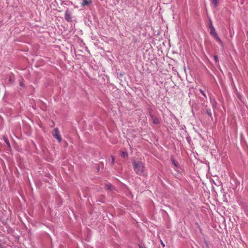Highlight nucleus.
<instances>
[{
    "label": "nucleus",
    "instance_id": "nucleus-1",
    "mask_svg": "<svg viewBox=\"0 0 248 248\" xmlns=\"http://www.w3.org/2000/svg\"><path fill=\"white\" fill-rule=\"evenodd\" d=\"M135 173L140 176L145 175V164L141 161L134 160L132 162Z\"/></svg>",
    "mask_w": 248,
    "mask_h": 248
},
{
    "label": "nucleus",
    "instance_id": "nucleus-2",
    "mask_svg": "<svg viewBox=\"0 0 248 248\" xmlns=\"http://www.w3.org/2000/svg\"><path fill=\"white\" fill-rule=\"evenodd\" d=\"M210 34L214 37L215 40L221 46H223V44L222 41L219 37L215 28L210 29Z\"/></svg>",
    "mask_w": 248,
    "mask_h": 248
},
{
    "label": "nucleus",
    "instance_id": "nucleus-3",
    "mask_svg": "<svg viewBox=\"0 0 248 248\" xmlns=\"http://www.w3.org/2000/svg\"><path fill=\"white\" fill-rule=\"evenodd\" d=\"M54 134H53V137L56 139L59 142L62 141V138L59 134V129L58 128L56 127L54 129Z\"/></svg>",
    "mask_w": 248,
    "mask_h": 248
},
{
    "label": "nucleus",
    "instance_id": "nucleus-4",
    "mask_svg": "<svg viewBox=\"0 0 248 248\" xmlns=\"http://www.w3.org/2000/svg\"><path fill=\"white\" fill-rule=\"evenodd\" d=\"M149 116L152 120L153 123L155 124H158L160 123V119L158 117H155L152 114L151 112H149Z\"/></svg>",
    "mask_w": 248,
    "mask_h": 248
},
{
    "label": "nucleus",
    "instance_id": "nucleus-5",
    "mask_svg": "<svg viewBox=\"0 0 248 248\" xmlns=\"http://www.w3.org/2000/svg\"><path fill=\"white\" fill-rule=\"evenodd\" d=\"M64 18L65 20L69 22H71L72 20L71 13L68 10L65 12Z\"/></svg>",
    "mask_w": 248,
    "mask_h": 248
},
{
    "label": "nucleus",
    "instance_id": "nucleus-6",
    "mask_svg": "<svg viewBox=\"0 0 248 248\" xmlns=\"http://www.w3.org/2000/svg\"><path fill=\"white\" fill-rule=\"evenodd\" d=\"M92 3L91 0H83L82 2L81 3V6L84 7L85 6H88Z\"/></svg>",
    "mask_w": 248,
    "mask_h": 248
},
{
    "label": "nucleus",
    "instance_id": "nucleus-7",
    "mask_svg": "<svg viewBox=\"0 0 248 248\" xmlns=\"http://www.w3.org/2000/svg\"><path fill=\"white\" fill-rule=\"evenodd\" d=\"M121 156L122 157L125 158L128 156V153L126 151H122L121 152Z\"/></svg>",
    "mask_w": 248,
    "mask_h": 248
},
{
    "label": "nucleus",
    "instance_id": "nucleus-8",
    "mask_svg": "<svg viewBox=\"0 0 248 248\" xmlns=\"http://www.w3.org/2000/svg\"><path fill=\"white\" fill-rule=\"evenodd\" d=\"M105 188L108 190H112L113 187L110 184H106Z\"/></svg>",
    "mask_w": 248,
    "mask_h": 248
},
{
    "label": "nucleus",
    "instance_id": "nucleus-9",
    "mask_svg": "<svg viewBox=\"0 0 248 248\" xmlns=\"http://www.w3.org/2000/svg\"><path fill=\"white\" fill-rule=\"evenodd\" d=\"M218 1L219 0H211V2L215 7H217V6Z\"/></svg>",
    "mask_w": 248,
    "mask_h": 248
},
{
    "label": "nucleus",
    "instance_id": "nucleus-10",
    "mask_svg": "<svg viewBox=\"0 0 248 248\" xmlns=\"http://www.w3.org/2000/svg\"><path fill=\"white\" fill-rule=\"evenodd\" d=\"M205 111H206V114L210 117H211L212 116V113H211V111L210 109H205Z\"/></svg>",
    "mask_w": 248,
    "mask_h": 248
},
{
    "label": "nucleus",
    "instance_id": "nucleus-11",
    "mask_svg": "<svg viewBox=\"0 0 248 248\" xmlns=\"http://www.w3.org/2000/svg\"><path fill=\"white\" fill-rule=\"evenodd\" d=\"M212 28H214V27L213 25L212 20L211 19L209 20V23L208 25V28L209 29H212Z\"/></svg>",
    "mask_w": 248,
    "mask_h": 248
},
{
    "label": "nucleus",
    "instance_id": "nucleus-12",
    "mask_svg": "<svg viewBox=\"0 0 248 248\" xmlns=\"http://www.w3.org/2000/svg\"><path fill=\"white\" fill-rule=\"evenodd\" d=\"M199 91L201 93V94L206 98V95L205 93H204V91L201 89H199Z\"/></svg>",
    "mask_w": 248,
    "mask_h": 248
},
{
    "label": "nucleus",
    "instance_id": "nucleus-13",
    "mask_svg": "<svg viewBox=\"0 0 248 248\" xmlns=\"http://www.w3.org/2000/svg\"><path fill=\"white\" fill-rule=\"evenodd\" d=\"M4 141L5 142V143H6V144L9 147H10V142H9L8 140L6 138H4Z\"/></svg>",
    "mask_w": 248,
    "mask_h": 248
},
{
    "label": "nucleus",
    "instance_id": "nucleus-14",
    "mask_svg": "<svg viewBox=\"0 0 248 248\" xmlns=\"http://www.w3.org/2000/svg\"><path fill=\"white\" fill-rule=\"evenodd\" d=\"M171 162H172V163L176 167H178V164H177L176 163V162L175 161V160L173 159H171Z\"/></svg>",
    "mask_w": 248,
    "mask_h": 248
},
{
    "label": "nucleus",
    "instance_id": "nucleus-15",
    "mask_svg": "<svg viewBox=\"0 0 248 248\" xmlns=\"http://www.w3.org/2000/svg\"><path fill=\"white\" fill-rule=\"evenodd\" d=\"M114 163V157L113 156H111V164L112 165Z\"/></svg>",
    "mask_w": 248,
    "mask_h": 248
},
{
    "label": "nucleus",
    "instance_id": "nucleus-16",
    "mask_svg": "<svg viewBox=\"0 0 248 248\" xmlns=\"http://www.w3.org/2000/svg\"><path fill=\"white\" fill-rule=\"evenodd\" d=\"M214 60L215 61V62H218V58H217V56H216V55H214Z\"/></svg>",
    "mask_w": 248,
    "mask_h": 248
},
{
    "label": "nucleus",
    "instance_id": "nucleus-17",
    "mask_svg": "<svg viewBox=\"0 0 248 248\" xmlns=\"http://www.w3.org/2000/svg\"><path fill=\"white\" fill-rule=\"evenodd\" d=\"M196 225L197 226V227H198V228L199 229L200 231H202V229H201L200 228V226L199 225V224L198 223H196Z\"/></svg>",
    "mask_w": 248,
    "mask_h": 248
},
{
    "label": "nucleus",
    "instance_id": "nucleus-18",
    "mask_svg": "<svg viewBox=\"0 0 248 248\" xmlns=\"http://www.w3.org/2000/svg\"><path fill=\"white\" fill-rule=\"evenodd\" d=\"M19 85H20V86H21V87H23V86H24V84L23 83V82H22L20 81V82H19Z\"/></svg>",
    "mask_w": 248,
    "mask_h": 248
},
{
    "label": "nucleus",
    "instance_id": "nucleus-19",
    "mask_svg": "<svg viewBox=\"0 0 248 248\" xmlns=\"http://www.w3.org/2000/svg\"><path fill=\"white\" fill-rule=\"evenodd\" d=\"M161 244L163 247H165V244L163 243V242L161 240Z\"/></svg>",
    "mask_w": 248,
    "mask_h": 248
},
{
    "label": "nucleus",
    "instance_id": "nucleus-20",
    "mask_svg": "<svg viewBox=\"0 0 248 248\" xmlns=\"http://www.w3.org/2000/svg\"><path fill=\"white\" fill-rule=\"evenodd\" d=\"M9 82H12V79H11V78H10L9 79Z\"/></svg>",
    "mask_w": 248,
    "mask_h": 248
}]
</instances>
